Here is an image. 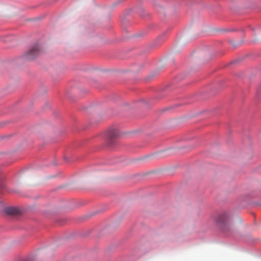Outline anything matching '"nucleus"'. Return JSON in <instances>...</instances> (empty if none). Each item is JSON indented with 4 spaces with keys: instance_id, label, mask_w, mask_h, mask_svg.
<instances>
[{
    "instance_id": "nucleus-1",
    "label": "nucleus",
    "mask_w": 261,
    "mask_h": 261,
    "mask_svg": "<svg viewBox=\"0 0 261 261\" xmlns=\"http://www.w3.org/2000/svg\"><path fill=\"white\" fill-rule=\"evenodd\" d=\"M216 221L224 232L231 230L229 216L227 212H223L220 213L217 218Z\"/></svg>"
},
{
    "instance_id": "nucleus-2",
    "label": "nucleus",
    "mask_w": 261,
    "mask_h": 261,
    "mask_svg": "<svg viewBox=\"0 0 261 261\" xmlns=\"http://www.w3.org/2000/svg\"><path fill=\"white\" fill-rule=\"evenodd\" d=\"M40 53V48L38 45L33 46L26 54L25 58L28 60L34 59Z\"/></svg>"
},
{
    "instance_id": "nucleus-3",
    "label": "nucleus",
    "mask_w": 261,
    "mask_h": 261,
    "mask_svg": "<svg viewBox=\"0 0 261 261\" xmlns=\"http://www.w3.org/2000/svg\"><path fill=\"white\" fill-rule=\"evenodd\" d=\"M5 212L9 215H16L19 213L18 208L14 207H9L5 209Z\"/></svg>"
},
{
    "instance_id": "nucleus-4",
    "label": "nucleus",
    "mask_w": 261,
    "mask_h": 261,
    "mask_svg": "<svg viewBox=\"0 0 261 261\" xmlns=\"http://www.w3.org/2000/svg\"><path fill=\"white\" fill-rule=\"evenodd\" d=\"M118 135V133L117 130H113L110 132L109 133V137L112 139L115 138V137Z\"/></svg>"
}]
</instances>
